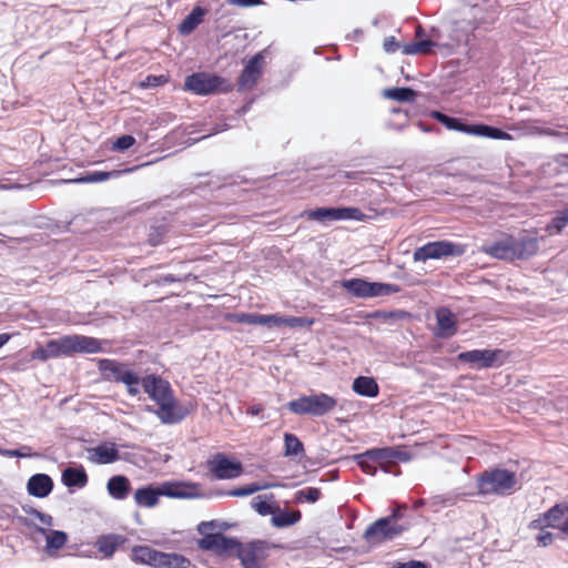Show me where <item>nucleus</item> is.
Returning <instances> with one entry per match:
<instances>
[{"label":"nucleus","instance_id":"obj_1","mask_svg":"<svg viewBox=\"0 0 568 568\" xmlns=\"http://www.w3.org/2000/svg\"><path fill=\"white\" fill-rule=\"evenodd\" d=\"M140 384L149 398L156 404L154 413L163 424H176L187 416L189 410L178 404L169 381L156 374H146L140 378Z\"/></svg>","mask_w":568,"mask_h":568},{"label":"nucleus","instance_id":"obj_2","mask_svg":"<svg viewBox=\"0 0 568 568\" xmlns=\"http://www.w3.org/2000/svg\"><path fill=\"white\" fill-rule=\"evenodd\" d=\"M539 251V239L524 234L515 237L508 233H501V237L480 247L484 254L501 261H524L535 256Z\"/></svg>","mask_w":568,"mask_h":568},{"label":"nucleus","instance_id":"obj_3","mask_svg":"<svg viewBox=\"0 0 568 568\" xmlns=\"http://www.w3.org/2000/svg\"><path fill=\"white\" fill-rule=\"evenodd\" d=\"M100 352H102V345L98 338L75 334L50 339L44 346L36 348L31 353V358L45 362L74 353L95 354Z\"/></svg>","mask_w":568,"mask_h":568},{"label":"nucleus","instance_id":"obj_4","mask_svg":"<svg viewBox=\"0 0 568 568\" xmlns=\"http://www.w3.org/2000/svg\"><path fill=\"white\" fill-rule=\"evenodd\" d=\"M518 484L515 471L505 468H490L477 477L478 494L483 496H506L515 491Z\"/></svg>","mask_w":568,"mask_h":568},{"label":"nucleus","instance_id":"obj_5","mask_svg":"<svg viewBox=\"0 0 568 568\" xmlns=\"http://www.w3.org/2000/svg\"><path fill=\"white\" fill-rule=\"evenodd\" d=\"M131 558L134 562L152 568H189L191 561L176 552H163L146 545H138L132 548Z\"/></svg>","mask_w":568,"mask_h":568},{"label":"nucleus","instance_id":"obj_6","mask_svg":"<svg viewBox=\"0 0 568 568\" xmlns=\"http://www.w3.org/2000/svg\"><path fill=\"white\" fill-rule=\"evenodd\" d=\"M98 368L104 381L124 384L129 395L136 396L140 393V377L125 363L102 358L98 362Z\"/></svg>","mask_w":568,"mask_h":568},{"label":"nucleus","instance_id":"obj_7","mask_svg":"<svg viewBox=\"0 0 568 568\" xmlns=\"http://www.w3.org/2000/svg\"><path fill=\"white\" fill-rule=\"evenodd\" d=\"M183 89L196 95H210L231 92L233 84L221 75L201 71L187 75Z\"/></svg>","mask_w":568,"mask_h":568},{"label":"nucleus","instance_id":"obj_8","mask_svg":"<svg viewBox=\"0 0 568 568\" xmlns=\"http://www.w3.org/2000/svg\"><path fill=\"white\" fill-rule=\"evenodd\" d=\"M432 118L445 125L448 130L470 135L486 136L495 140H511V135L500 129L486 124H466L457 118H452L439 111H433Z\"/></svg>","mask_w":568,"mask_h":568},{"label":"nucleus","instance_id":"obj_9","mask_svg":"<svg viewBox=\"0 0 568 568\" xmlns=\"http://www.w3.org/2000/svg\"><path fill=\"white\" fill-rule=\"evenodd\" d=\"M336 405V398L325 393H318L291 400L287 403V408L296 415L324 416L332 412Z\"/></svg>","mask_w":568,"mask_h":568},{"label":"nucleus","instance_id":"obj_10","mask_svg":"<svg viewBox=\"0 0 568 568\" xmlns=\"http://www.w3.org/2000/svg\"><path fill=\"white\" fill-rule=\"evenodd\" d=\"M272 545L265 540H253L242 544L237 540L234 554L243 568H264Z\"/></svg>","mask_w":568,"mask_h":568},{"label":"nucleus","instance_id":"obj_11","mask_svg":"<svg viewBox=\"0 0 568 568\" xmlns=\"http://www.w3.org/2000/svg\"><path fill=\"white\" fill-rule=\"evenodd\" d=\"M406 529L407 526L390 523L388 519L383 517L375 520L366 528L363 538L367 544L376 546L397 538Z\"/></svg>","mask_w":568,"mask_h":568},{"label":"nucleus","instance_id":"obj_12","mask_svg":"<svg viewBox=\"0 0 568 568\" xmlns=\"http://www.w3.org/2000/svg\"><path fill=\"white\" fill-rule=\"evenodd\" d=\"M465 252V245L448 241H435L428 242L425 245L417 247L414 251V260L425 262L430 258L462 256Z\"/></svg>","mask_w":568,"mask_h":568},{"label":"nucleus","instance_id":"obj_13","mask_svg":"<svg viewBox=\"0 0 568 568\" xmlns=\"http://www.w3.org/2000/svg\"><path fill=\"white\" fill-rule=\"evenodd\" d=\"M343 287L352 295L362 298L385 296L398 292V287L396 285L367 282L363 278L344 281Z\"/></svg>","mask_w":568,"mask_h":568},{"label":"nucleus","instance_id":"obj_14","mask_svg":"<svg viewBox=\"0 0 568 568\" xmlns=\"http://www.w3.org/2000/svg\"><path fill=\"white\" fill-rule=\"evenodd\" d=\"M207 469L215 479H233L242 475L243 465L235 457H230L223 453L214 454L206 462Z\"/></svg>","mask_w":568,"mask_h":568},{"label":"nucleus","instance_id":"obj_15","mask_svg":"<svg viewBox=\"0 0 568 568\" xmlns=\"http://www.w3.org/2000/svg\"><path fill=\"white\" fill-rule=\"evenodd\" d=\"M506 354L503 349H473L459 353V362L468 363L477 369L498 367L504 364Z\"/></svg>","mask_w":568,"mask_h":568},{"label":"nucleus","instance_id":"obj_16","mask_svg":"<svg viewBox=\"0 0 568 568\" xmlns=\"http://www.w3.org/2000/svg\"><path fill=\"white\" fill-rule=\"evenodd\" d=\"M305 215L311 220L316 221H341V220H353V221H365L366 215L357 207H317L305 212Z\"/></svg>","mask_w":568,"mask_h":568},{"label":"nucleus","instance_id":"obj_17","mask_svg":"<svg viewBox=\"0 0 568 568\" xmlns=\"http://www.w3.org/2000/svg\"><path fill=\"white\" fill-rule=\"evenodd\" d=\"M236 544V539L226 537L221 532L205 534L197 541V546L201 550L211 551L217 556L224 557L234 555Z\"/></svg>","mask_w":568,"mask_h":568},{"label":"nucleus","instance_id":"obj_18","mask_svg":"<svg viewBox=\"0 0 568 568\" xmlns=\"http://www.w3.org/2000/svg\"><path fill=\"white\" fill-rule=\"evenodd\" d=\"M263 64L264 57L262 53H256L247 61L237 79L239 91H250L255 87L262 75Z\"/></svg>","mask_w":568,"mask_h":568},{"label":"nucleus","instance_id":"obj_19","mask_svg":"<svg viewBox=\"0 0 568 568\" xmlns=\"http://www.w3.org/2000/svg\"><path fill=\"white\" fill-rule=\"evenodd\" d=\"M567 511V504H557L552 506L550 509H548L546 513L540 515L537 519H534L529 524V528L535 530H542L546 527L560 529L561 524L564 523V516Z\"/></svg>","mask_w":568,"mask_h":568},{"label":"nucleus","instance_id":"obj_20","mask_svg":"<svg viewBox=\"0 0 568 568\" xmlns=\"http://www.w3.org/2000/svg\"><path fill=\"white\" fill-rule=\"evenodd\" d=\"M162 495L171 497H184L185 494L179 490H162L152 486L142 487L135 490L134 500L140 507H154L159 503V497Z\"/></svg>","mask_w":568,"mask_h":568},{"label":"nucleus","instance_id":"obj_21","mask_svg":"<svg viewBox=\"0 0 568 568\" xmlns=\"http://www.w3.org/2000/svg\"><path fill=\"white\" fill-rule=\"evenodd\" d=\"M27 489L31 496L44 498L52 491L53 480L47 474H36L29 478Z\"/></svg>","mask_w":568,"mask_h":568},{"label":"nucleus","instance_id":"obj_22","mask_svg":"<svg viewBox=\"0 0 568 568\" xmlns=\"http://www.w3.org/2000/svg\"><path fill=\"white\" fill-rule=\"evenodd\" d=\"M139 168H140V165H135L133 168H125V169L113 170V171H109V172H103V171L88 172V173L83 174L82 176H80L79 179H77L75 182H79V183L103 182L109 179H118L124 174L134 172Z\"/></svg>","mask_w":568,"mask_h":568},{"label":"nucleus","instance_id":"obj_23","mask_svg":"<svg viewBox=\"0 0 568 568\" xmlns=\"http://www.w3.org/2000/svg\"><path fill=\"white\" fill-rule=\"evenodd\" d=\"M106 489L112 498L123 500L131 491V483L128 477L115 475L108 480Z\"/></svg>","mask_w":568,"mask_h":568},{"label":"nucleus","instance_id":"obj_24","mask_svg":"<svg viewBox=\"0 0 568 568\" xmlns=\"http://www.w3.org/2000/svg\"><path fill=\"white\" fill-rule=\"evenodd\" d=\"M372 462L392 463L396 459L405 460V453L393 447L373 448L364 453Z\"/></svg>","mask_w":568,"mask_h":568},{"label":"nucleus","instance_id":"obj_25","mask_svg":"<svg viewBox=\"0 0 568 568\" xmlns=\"http://www.w3.org/2000/svg\"><path fill=\"white\" fill-rule=\"evenodd\" d=\"M207 13V10L196 6L193 10L187 14L184 20L179 26V31L181 34H190L193 32L203 21L204 16Z\"/></svg>","mask_w":568,"mask_h":568},{"label":"nucleus","instance_id":"obj_26","mask_svg":"<svg viewBox=\"0 0 568 568\" xmlns=\"http://www.w3.org/2000/svg\"><path fill=\"white\" fill-rule=\"evenodd\" d=\"M352 387L356 394L365 397H376L379 393V386L373 377L358 376Z\"/></svg>","mask_w":568,"mask_h":568},{"label":"nucleus","instance_id":"obj_27","mask_svg":"<svg viewBox=\"0 0 568 568\" xmlns=\"http://www.w3.org/2000/svg\"><path fill=\"white\" fill-rule=\"evenodd\" d=\"M37 530L40 534H45V541H47L45 549L49 555H52L53 552L63 548L68 541V535L64 531L50 530L47 534V530L41 527H38Z\"/></svg>","mask_w":568,"mask_h":568},{"label":"nucleus","instance_id":"obj_28","mask_svg":"<svg viewBox=\"0 0 568 568\" xmlns=\"http://www.w3.org/2000/svg\"><path fill=\"white\" fill-rule=\"evenodd\" d=\"M125 539L115 534L100 536L97 540L98 550L103 554L104 557H111L118 547L122 545Z\"/></svg>","mask_w":568,"mask_h":568},{"label":"nucleus","instance_id":"obj_29","mask_svg":"<svg viewBox=\"0 0 568 568\" xmlns=\"http://www.w3.org/2000/svg\"><path fill=\"white\" fill-rule=\"evenodd\" d=\"M436 320L440 335H454L456 332V318L455 315L445 307L439 308L436 312Z\"/></svg>","mask_w":568,"mask_h":568},{"label":"nucleus","instance_id":"obj_30","mask_svg":"<svg viewBox=\"0 0 568 568\" xmlns=\"http://www.w3.org/2000/svg\"><path fill=\"white\" fill-rule=\"evenodd\" d=\"M62 481L68 487H83L88 483V475L83 468L68 467L62 473Z\"/></svg>","mask_w":568,"mask_h":568},{"label":"nucleus","instance_id":"obj_31","mask_svg":"<svg viewBox=\"0 0 568 568\" xmlns=\"http://www.w3.org/2000/svg\"><path fill=\"white\" fill-rule=\"evenodd\" d=\"M302 514L300 510H281L278 507L273 514L272 524L277 528L288 527L300 521Z\"/></svg>","mask_w":568,"mask_h":568},{"label":"nucleus","instance_id":"obj_32","mask_svg":"<svg viewBox=\"0 0 568 568\" xmlns=\"http://www.w3.org/2000/svg\"><path fill=\"white\" fill-rule=\"evenodd\" d=\"M93 460L98 464H111L120 459L119 450L114 444L100 445L93 449Z\"/></svg>","mask_w":568,"mask_h":568},{"label":"nucleus","instance_id":"obj_33","mask_svg":"<svg viewBox=\"0 0 568 568\" xmlns=\"http://www.w3.org/2000/svg\"><path fill=\"white\" fill-rule=\"evenodd\" d=\"M568 225V205L557 211L551 221L546 225L545 230L549 235L560 234Z\"/></svg>","mask_w":568,"mask_h":568},{"label":"nucleus","instance_id":"obj_34","mask_svg":"<svg viewBox=\"0 0 568 568\" xmlns=\"http://www.w3.org/2000/svg\"><path fill=\"white\" fill-rule=\"evenodd\" d=\"M437 43L432 40L413 41L402 47V52L406 55L428 54Z\"/></svg>","mask_w":568,"mask_h":568},{"label":"nucleus","instance_id":"obj_35","mask_svg":"<svg viewBox=\"0 0 568 568\" xmlns=\"http://www.w3.org/2000/svg\"><path fill=\"white\" fill-rule=\"evenodd\" d=\"M304 454V445L300 438L291 433L284 434V455L285 456H297Z\"/></svg>","mask_w":568,"mask_h":568},{"label":"nucleus","instance_id":"obj_36","mask_svg":"<svg viewBox=\"0 0 568 568\" xmlns=\"http://www.w3.org/2000/svg\"><path fill=\"white\" fill-rule=\"evenodd\" d=\"M384 95L388 99L410 102L416 98V92L410 88H393L385 90Z\"/></svg>","mask_w":568,"mask_h":568},{"label":"nucleus","instance_id":"obj_37","mask_svg":"<svg viewBox=\"0 0 568 568\" xmlns=\"http://www.w3.org/2000/svg\"><path fill=\"white\" fill-rule=\"evenodd\" d=\"M322 496V491L316 487H305L300 489L294 495V501L297 504L302 503H316Z\"/></svg>","mask_w":568,"mask_h":568},{"label":"nucleus","instance_id":"obj_38","mask_svg":"<svg viewBox=\"0 0 568 568\" xmlns=\"http://www.w3.org/2000/svg\"><path fill=\"white\" fill-rule=\"evenodd\" d=\"M169 232L166 224L153 225L149 230L146 242L151 246H158L162 244Z\"/></svg>","mask_w":568,"mask_h":568},{"label":"nucleus","instance_id":"obj_39","mask_svg":"<svg viewBox=\"0 0 568 568\" xmlns=\"http://www.w3.org/2000/svg\"><path fill=\"white\" fill-rule=\"evenodd\" d=\"M225 318L240 324L260 325V314L257 313H233L227 314Z\"/></svg>","mask_w":568,"mask_h":568},{"label":"nucleus","instance_id":"obj_40","mask_svg":"<svg viewBox=\"0 0 568 568\" xmlns=\"http://www.w3.org/2000/svg\"><path fill=\"white\" fill-rule=\"evenodd\" d=\"M314 323L315 320L310 317L284 316V326L291 328L311 327Z\"/></svg>","mask_w":568,"mask_h":568},{"label":"nucleus","instance_id":"obj_41","mask_svg":"<svg viewBox=\"0 0 568 568\" xmlns=\"http://www.w3.org/2000/svg\"><path fill=\"white\" fill-rule=\"evenodd\" d=\"M135 138L130 134H124L119 136L112 144L113 151H120L123 152L130 148H132L135 144Z\"/></svg>","mask_w":568,"mask_h":568},{"label":"nucleus","instance_id":"obj_42","mask_svg":"<svg viewBox=\"0 0 568 568\" xmlns=\"http://www.w3.org/2000/svg\"><path fill=\"white\" fill-rule=\"evenodd\" d=\"M252 507L262 516L275 514L274 507L266 500H263L261 496L252 500Z\"/></svg>","mask_w":568,"mask_h":568},{"label":"nucleus","instance_id":"obj_43","mask_svg":"<svg viewBox=\"0 0 568 568\" xmlns=\"http://www.w3.org/2000/svg\"><path fill=\"white\" fill-rule=\"evenodd\" d=\"M270 487L268 485L260 486L257 484H250L243 487H239L230 493L231 496L243 497L252 495L261 489Z\"/></svg>","mask_w":568,"mask_h":568},{"label":"nucleus","instance_id":"obj_44","mask_svg":"<svg viewBox=\"0 0 568 568\" xmlns=\"http://www.w3.org/2000/svg\"><path fill=\"white\" fill-rule=\"evenodd\" d=\"M260 325L272 326H284V316L280 314H260Z\"/></svg>","mask_w":568,"mask_h":568},{"label":"nucleus","instance_id":"obj_45","mask_svg":"<svg viewBox=\"0 0 568 568\" xmlns=\"http://www.w3.org/2000/svg\"><path fill=\"white\" fill-rule=\"evenodd\" d=\"M357 464L361 467V469L367 474V475H375L376 474V466L373 464L368 456H364L363 454H359L356 456Z\"/></svg>","mask_w":568,"mask_h":568},{"label":"nucleus","instance_id":"obj_46","mask_svg":"<svg viewBox=\"0 0 568 568\" xmlns=\"http://www.w3.org/2000/svg\"><path fill=\"white\" fill-rule=\"evenodd\" d=\"M169 82V77L161 74V75H148L145 80L141 83L143 88H150V87H159L166 84Z\"/></svg>","mask_w":568,"mask_h":568},{"label":"nucleus","instance_id":"obj_47","mask_svg":"<svg viewBox=\"0 0 568 568\" xmlns=\"http://www.w3.org/2000/svg\"><path fill=\"white\" fill-rule=\"evenodd\" d=\"M23 509L27 514L39 519L43 525H45L48 527L52 526V517L50 515L41 513L40 510L32 508V507L23 508Z\"/></svg>","mask_w":568,"mask_h":568},{"label":"nucleus","instance_id":"obj_48","mask_svg":"<svg viewBox=\"0 0 568 568\" xmlns=\"http://www.w3.org/2000/svg\"><path fill=\"white\" fill-rule=\"evenodd\" d=\"M383 47L386 52L394 53L400 48V44L395 37H387L384 40Z\"/></svg>","mask_w":568,"mask_h":568},{"label":"nucleus","instance_id":"obj_49","mask_svg":"<svg viewBox=\"0 0 568 568\" xmlns=\"http://www.w3.org/2000/svg\"><path fill=\"white\" fill-rule=\"evenodd\" d=\"M406 508H407V506L405 504L399 505L392 511L390 515L386 516L385 518L388 519L390 523L398 524L397 521L403 518V516H404L403 510H405Z\"/></svg>","mask_w":568,"mask_h":568},{"label":"nucleus","instance_id":"obj_50","mask_svg":"<svg viewBox=\"0 0 568 568\" xmlns=\"http://www.w3.org/2000/svg\"><path fill=\"white\" fill-rule=\"evenodd\" d=\"M537 542L539 546H542V547H546L548 545H550L554 540V536L551 532L549 531H545L544 529L541 530V532L537 536Z\"/></svg>","mask_w":568,"mask_h":568},{"label":"nucleus","instance_id":"obj_51","mask_svg":"<svg viewBox=\"0 0 568 568\" xmlns=\"http://www.w3.org/2000/svg\"><path fill=\"white\" fill-rule=\"evenodd\" d=\"M394 568H429V566L418 560H410L407 562H399Z\"/></svg>","mask_w":568,"mask_h":568},{"label":"nucleus","instance_id":"obj_52","mask_svg":"<svg viewBox=\"0 0 568 568\" xmlns=\"http://www.w3.org/2000/svg\"><path fill=\"white\" fill-rule=\"evenodd\" d=\"M232 6L253 7L262 3V0H226Z\"/></svg>","mask_w":568,"mask_h":568},{"label":"nucleus","instance_id":"obj_53","mask_svg":"<svg viewBox=\"0 0 568 568\" xmlns=\"http://www.w3.org/2000/svg\"><path fill=\"white\" fill-rule=\"evenodd\" d=\"M264 410V407L262 404H255L247 408L246 413L252 416H257Z\"/></svg>","mask_w":568,"mask_h":568},{"label":"nucleus","instance_id":"obj_54","mask_svg":"<svg viewBox=\"0 0 568 568\" xmlns=\"http://www.w3.org/2000/svg\"><path fill=\"white\" fill-rule=\"evenodd\" d=\"M11 338V334L8 333H1L0 334V348L6 345Z\"/></svg>","mask_w":568,"mask_h":568},{"label":"nucleus","instance_id":"obj_55","mask_svg":"<svg viewBox=\"0 0 568 568\" xmlns=\"http://www.w3.org/2000/svg\"><path fill=\"white\" fill-rule=\"evenodd\" d=\"M213 527H214L213 521H203V523H201V524H200V526H199V531H200V532H204V529H206V528H213Z\"/></svg>","mask_w":568,"mask_h":568},{"label":"nucleus","instance_id":"obj_56","mask_svg":"<svg viewBox=\"0 0 568 568\" xmlns=\"http://www.w3.org/2000/svg\"><path fill=\"white\" fill-rule=\"evenodd\" d=\"M424 34H425V30L423 29V27L417 26L416 31H415V37L417 39H420Z\"/></svg>","mask_w":568,"mask_h":568},{"label":"nucleus","instance_id":"obj_57","mask_svg":"<svg viewBox=\"0 0 568 568\" xmlns=\"http://www.w3.org/2000/svg\"><path fill=\"white\" fill-rule=\"evenodd\" d=\"M560 530L568 536V518L561 524Z\"/></svg>","mask_w":568,"mask_h":568},{"label":"nucleus","instance_id":"obj_58","mask_svg":"<svg viewBox=\"0 0 568 568\" xmlns=\"http://www.w3.org/2000/svg\"><path fill=\"white\" fill-rule=\"evenodd\" d=\"M6 454L8 456H10V457H19V456H21L20 453L17 452V450H8V452H6Z\"/></svg>","mask_w":568,"mask_h":568},{"label":"nucleus","instance_id":"obj_59","mask_svg":"<svg viewBox=\"0 0 568 568\" xmlns=\"http://www.w3.org/2000/svg\"><path fill=\"white\" fill-rule=\"evenodd\" d=\"M355 174H356V173H347V174H346V178H348V179H354V178H355Z\"/></svg>","mask_w":568,"mask_h":568},{"label":"nucleus","instance_id":"obj_60","mask_svg":"<svg viewBox=\"0 0 568 568\" xmlns=\"http://www.w3.org/2000/svg\"><path fill=\"white\" fill-rule=\"evenodd\" d=\"M420 505H424V501L422 499L416 503L415 507H418Z\"/></svg>","mask_w":568,"mask_h":568},{"label":"nucleus","instance_id":"obj_61","mask_svg":"<svg viewBox=\"0 0 568 568\" xmlns=\"http://www.w3.org/2000/svg\"><path fill=\"white\" fill-rule=\"evenodd\" d=\"M395 315V313H389L388 315H385L386 318L388 317H393Z\"/></svg>","mask_w":568,"mask_h":568},{"label":"nucleus","instance_id":"obj_62","mask_svg":"<svg viewBox=\"0 0 568 568\" xmlns=\"http://www.w3.org/2000/svg\"><path fill=\"white\" fill-rule=\"evenodd\" d=\"M166 281L174 282V278L166 277Z\"/></svg>","mask_w":568,"mask_h":568}]
</instances>
